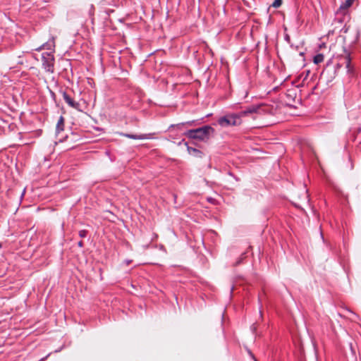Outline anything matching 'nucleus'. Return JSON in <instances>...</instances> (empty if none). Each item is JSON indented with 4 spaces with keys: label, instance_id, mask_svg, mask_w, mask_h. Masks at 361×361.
<instances>
[{
    "label": "nucleus",
    "instance_id": "30",
    "mask_svg": "<svg viewBox=\"0 0 361 361\" xmlns=\"http://www.w3.org/2000/svg\"><path fill=\"white\" fill-rule=\"evenodd\" d=\"M255 361H257V360L255 359Z\"/></svg>",
    "mask_w": 361,
    "mask_h": 361
},
{
    "label": "nucleus",
    "instance_id": "18",
    "mask_svg": "<svg viewBox=\"0 0 361 361\" xmlns=\"http://www.w3.org/2000/svg\"><path fill=\"white\" fill-rule=\"evenodd\" d=\"M50 355H51V353H49L48 355H47L45 357H44L41 358V359L39 360V361H45V360L47 359V357H48Z\"/></svg>",
    "mask_w": 361,
    "mask_h": 361
},
{
    "label": "nucleus",
    "instance_id": "25",
    "mask_svg": "<svg viewBox=\"0 0 361 361\" xmlns=\"http://www.w3.org/2000/svg\"><path fill=\"white\" fill-rule=\"evenodd\" d=\"M249 354L255 359L254 355L252 354L251 351H249Z\"/></svg>",
    "mask_w": 361,
    "mask_h": 361
},
{
    "label": "nucleus",
    "instance_id": "5",
    "mask_svg": "<svg viewBox=\"0 0 361 361\" xmlns=\"http://www.w3.org/2000/svg\"><path fill=\"white\" fill-rule=\"evenodd\" d=\"M60 93L62 94L63 100L68 105V106H70L77 111H82L80 109V104L79 102L75 101L74 99L68 94V92L61 90Z\"/></svg>",
    "mask_w": 361,
    "mask_h": 361
},
{
    "label": "nucleus",
    "instance_id": "23",
    "mask_svg": "<svg viewBox=\"0 0 361 361\" xmlns=\"http://www.w3.org/2000/svg\"><path fill=\"white\" fill-rule=\"evenodd\" d=\"M228 174L230 176H233V178H235L238 180V179L233 176V174L232 173L229 172Z\"/></svg>",
    "mask_w": 361,
    "mask_h": 361
},
{
    "label": "nucleus",
    "instance_id": "19",
    "mask_svg": "<svg viewBox=\"0 0 361 361\" xmlns=\"http://www.w3.org/2000/svg\"><path fill=\"white\" fill-rule=\"evenodd\" d=\"M78 247H83V245H84V243H83V242H82V240H80V241L78 243Z\"/></svg>",
    "mask_w": 361,
    "mask_h": 361
},
{
    "label": "nucleus",
    "instance_id": "10",
    "mask_svg": "<svg viewBox=\"0 0 361 361\" xmlns=\"http://www.w3.org/2000/svg\"><path fill=\"white\" fill-rule=\"evenodd\" d=\"M64 128V118L61 116L58 120L56 127V133H59L60 132L63 130Z\"/></svg>",
    "mask_w": 361,
    "mask_h": 361
},
{
    "label": "nucleus",
    "instance_id": "22",
    "mask_svg": "<svg viewBox=\"0 0 361 361\" xmlns=\"http://www.w3.org/2000/svg\"><path fill=\"white\" fill-rule=\"evenodd\" d=\"M157 237H158V235H157L156 233H154V234H153V238H152V240H153V239H154V238H157Z\"/></svg>",
    "mask_w": 361,
    "mask_h": 361
},
{
    "label": "nucleus",
    "instance_id": "8",
    "mask_svg": "<svg viewBox=\"0 0 361 361\" xmlns=\"http://www.w3.org/2000/svg\"><path fill=\"white\" fill-rule=\"evenodd\" d=\"M54 37H52L49 41L44 43L41 47L37 48L36 50H41L42 49H46L47 50H49L51 51H53L54 50L55 47V42H54Z\"/></svg>",
    "mask_w": 361,
    "mask_h": 361
},
{
    "label": "nucleus",
    "instance_id": "4",
    "mask_svg": "<svg viewBox=\"0 0 361 361\" xmlns=\"http://www.w3.org/2000/svg\"><path fill=\"white\" fill-rule=\"evenodd\" d=\"M54 57L51 53L44 52L42 54V68L45 71L49 73H54Z\"/></svg>",
    "mask_w": 361,
    "mask_h": 361
},
{
    "label": "nucleus",
    "instance_id": "3",
    "mask_svg": "<svg viewBox=\"0 0 361 361\" xmlns=\"http://www.w3.org/2000/svg\"><path fill=\"white\" fill-rule=\"evenodd\" d=\"M214 133V128L209 125H206L196 129L188 130L185 133V135L190 139L206 142L210 139L211 135H213Z\"/></svg>",
    "mask_w": 361,
    "mask_h": 361
},
{
    "label": "nucleus",
    "instance_id": "15",
    "mask_svg": "<svg viewBox=\"0 0 361 361\" xmlns=\"http://www.w3.org/2000/svg\"><path fill=\"white\" fill-rule=\"evenodd\" d=\"M87 230H80L78 233V235L80 238H85L87 236Z\"/></svg>",
    "mask_w": 361,
    "mask_h": 361
},
{
    "label": "nucleus",
    "instance_id": "21",
    "mask_svg": "<svg viewBox=\"0 0 361 361\" xmlns=\"http://www.w3.org/2000/svg\"><path fill=\"white\" fill-rule=\"evenodd\" d=\"M214 199L212 197H208L207 201L209 202H213Z\"/></svg>",
    "mask_w": 361,
    "mask_h": 361
},
{
    "label": "nucleus",
    "instance_id": "16",
    "mask_svg": "<svg viewBox=\"0 0 361 361\" xmlns=\"http://www.w3.org/2000/svg\"><path fill=\"white\" fill-rule=\"evenodd\" d=\"M284 39H285L286 42H288L289 43V42H290V36H289L288 35H287V34H286V35L284 36Z\"/></svg>",
    "mask_w": 361,
    "mask_h": 361
},
{
    "label": "nucleus",
    "instance_id": "28",
    "mask_svg": "<svg viewBox=\"0 0 361 361\" xmlns=\"http://www.w3.org/2000/svg\"><path fill=\"white\" fill-rule=\"evenodd\" d=\"M233 290V287H232V288H231V293H232Z\"/></svg>",
    "mask_w": 361,
    "mask_h": 361
},
{
    "label": "nucleus",
    "instance_id": "17",
    "mask_svg": "<svg viewBox=\"0 0 361 361\" xmlns=\"http://www.w3.org/2000/svg\"><path fill=\"white\" fill-rule=\"evenodd\" d=\"M50 95H51V97L55 100L56 99V94L55 93L53 92V91H50Z\"/></svg>",
    "mask_w": 361,
    "mask_h": 361
},
{
    "label": "nucleus",
    "instance_id": "11",
    "mask_svg": "<svg viewBox=\"0 0 361 361\" xmlns=\"http://www.w3.org/2000/svg\"><path fill=\"white\" fill-rule=\"evenodd\" d=\"M197 123H198V120H192V121H187L185 123H178L176 125L172 124V125H171V126L169 128H173L175 126L179 128L180 126H183L185 124L188 125V126H195Z\"/></svg>",
    "mask_w": 361,
    "mask_h": 361
},
{
    "label": "nucleus",
    "instance_id": "1",
    "mask_svg": "<svg viewBox=\"0 0 361 361\" xmlns=\"http://www.w3.org/2000/svg\"><path fill=\"white\" fill-rule=\"evenodd\" d=\"M262 106V105L252 104L238 113L226 114L219 118L217 123L222 128L240 126L243 117L259 114Z\"/></svg>",
    "mask_w": 361,
    "mask_h": 361
},
{
    "label": "nucleus",
    "instance_id": "29",
    "mask_svg": "<svg viewBox=\"0 0 361 361\" xmlns=\"http://www.w3.org/2000/svg\"><path fill=\"white\" fill-rule=\"evenodd\" d=\"M1 247V243H0V248Z\"/></svg>",
    "mask_w": 361,
    "mask_h": 361
},
{
    "label": "nucleus",
    "instance_id": "20",
    "mask_svg": "<svg viewBox=\"0 0 361 361\" xmlns=\"http://www.w3.org/2000/svg\"><path fill=\"white\" fill-rule=\"evenodd\" d=\"M25 189H24V190H23V192H22V193H21V195H20V201H21V200H22V199H23V196H24V195H25Z\"/></svg>",
    "mask_w": 361,
    "mask_h": 361
},
{
    "label": "nucleus",
    "instance_id": "6",
    "mask_svg": "<svg viewBox=\"0 0 361 361\" xmlns=\"http://www.w3.org/2000/svg\"><path fill=\"white\" fill-rule=\"evenodd\" d=\"M154 133H147V134H140V135H135V134H130V133H121L120 135L128 137L133 140H149L154 138Z\"/></svg>",
    "mask_w": 361,
    "mask_h": 361
},
{
    "label": "nucleus",
    "instance_id": "12",
    "mask_svg": "<svg viewBox=\"0 0 361 361\" xmlns=\"http://www.w3.org/2000/svg\"><path fill=\"white\" fill-rule=\"evenodd\" d=\"M324 61V55L322 54H317L314 56L313 62L315 64H319Z\"/></svg>",
    "mask_w": 361,
    "mask_h": 361
},
{
    "label": "nucleus",
    "instance_id": "14",
    "mask_svg": "<svg viewBox=\"0 0 361 361\" xmlns=\"http://www.w3.org/2000/svg\"><path fill=\"white\" fill-rule=\"evenodd\" d=\"M283 0H274L272 3L271 6L274 8H279L282 4Z\"/></svg>",
    "mask_w": 361,
    "mask_h": 361
},
{
    "label": "nucleus",
    "instance_id": "27",
    "mask_svg": "<svg viewBox=\"0 0 361 361\" xmlns=\"http://www.w3.org/2000/svg\"><path fill=\"white\" fill-rule=\"evenodd\" d=\"M61 348H60V349H59V350H55V353H58V352H59V351L61 350Z\"/></svg>",
    "mask_w": 361,
    "mask_h": 361
},
{
    "label": "nucleus",
    "instance_id": "9",
    "mask_svg": "<svg viewBox=\"0 0 361 361\" xmlns=\"http://www.w3.org/2000/svg\"><path fill=\"white\" fill-rule=\"evenodd\" d=\"M185 145L187 146L188 152L190 155H192V156H194L195 157H199V158L202 157L203 154H202V152L200 149L189 146L187 142L185 143Z\"/></svg>",
    "mask_w": 361,
    "mask_h": 361
},
{
    "label": "nucleus",
    "instance_id": "26",
    "mask_svg": "<svg viewBox=\"0 0 361 361\" xmlns=\"http://www.w3.org/2000/svg\"><path fill=\"white\" fill-rule=\"evenodd\" d=\"M259 314H260V317H262V310H261V307H259Z\"/></svg>",
    "mask_w": 361,
    "mask_h": 361
},
{
    "label": "nucleus",
    "instance_id": "24",
    "mask_svg": "<svg viewBox=\"0 0 361 361\" xmlns=\"http://www.w3.org/2000/svg\"><path fill=\"white\" fill-rule=\"evenodd\" d=\"M131 262V260H126V264H129Z\"/></svg>",
    "mask_w": 361,
    "mask_h": 361
},
{
    "label": "nucleus",
    "instance_id": "7",
    "mask_svg": "<svg viewBox=\"0 0 361 361\" xmlns=\"http://www.w3.org/2000/svg\"><path fill=\"white\" fill-rule=\"evenodd\" d=\"M355 0H345V2H343L340 6L338 11H336V14H345L347 12L348 8H349L353 3Z\"/></svg>",
    "mask_w": 361,
    "mask_h": 361
},
{
    "label": "nucleus",
    "instance_id": "13",
    "mask_svg": "<svg viewBox=\"0 0 361 361\" xmlns=\"http://www.w3.org/2000/svg\"><path fill=\"white\" fill-rule=\"evenodd\" d=\"M245 252L241 254L240 257L235 262V266L239 265L243 262V260L245 258Z\"/></svg>",
    "mask_w": 361,
    "mask_h": 361
},
{
    "label": "nucleus",
    "instance_id": "2",
    "mask_svg": "<svg viewBox=\"0 0 361 361\" xmlns=\"http://www.w3.org/2000/svg\"><path fill=\"white\" fill-rule=\"evenodd\" d=\"M332 63V59H329L326 64V68L323 70V71L321 73V79L325 80L326 82H329L332 81V80L335 78L336 73L338 69L341 68L343 66H345V68L347 69V73L348 74H353V67L351 65V58L350 52L346 49H344V54L341 55L339 56V61L336 63L335 66V70L334 71L332 75L328 78L327 73H328V67L330 66V64Z\"/></svg>",
    "mask_w": 361,
    "mask_h": 361
}]
</instances>
